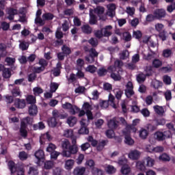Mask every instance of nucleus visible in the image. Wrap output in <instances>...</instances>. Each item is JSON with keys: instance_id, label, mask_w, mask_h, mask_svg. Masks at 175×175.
I'll return each mask as SVG.
<instances>
[{"instance_id": "dca6fc26", "label": "nucleus", "mask_w": 175, "mask_h": 175, "mask_svg": "<svg viewBox=\"0 0 175 175\" xmlns=\"http://www.w3.org/2000/svg\"><path fill=\"white\" fill-rule=\"evenodd\" d=\"M81 29L85 35H91V33H92V27L88 24L82 25Z\"/></svg>"}, {"instance_id": "1a4fd4ad", "label": "nucleus", "mask_w": 175, "mask_h": 175, "mask_svg": "<svg viewBox=\"0 0 175 175\" xmlns=\"http://www.w3.org/2000/svg\"><path fill=\"white\" fill-rule=\"evenodd\" d=\"M7 14H8L7 18L10 20V21H12V20H14V16L18 14V11L16 8H9L7 9Z\"/></svg>"}, {"instance_id": "37998d69", "label": "nucleus", "mask_w": 175, "mask_h": 175, "mask_svg": "<svg viewBox=\"0 0 175 175\" xmlns=\"http://www.w3.org/2000/svg\"><path fill=\"white\" fill-rule=\"evenodd\" d=\"M172 54H173L172 49H167L163 51V57H164V58L172 57Z\"/></svg>"}, {"instance_id": "6e6d98bb", "label": "nucleus", "mask_w": 175, "mask_h": 175, "mask_svg": "<svg viewBox=\"0 0 175 175\" xmlns=\"http://www.w3.org/2000/svg\"><path fill=\"white\" fill-rule=\"evenodd\" d=\"M28 47H29V45L25 42H22L19 44V48L21 49V50H22V51H25L26 50H28Z\"/></svg>"}, {"instance_id": "a19ab883", "label": "nucleus", "mask_w": 175, "mask_h": 175, "mask_svg": "<svg viewBox=\"0 0 175 175\" xmlns=\"http://www.w3.org/2000/svg\"><path fill=\"white\" fill-rule=\"evenodd\" d=\"M58 87H59V84L55 82H51L50 84V91L51 92L53 93L58 90Z\"/></svg>"}, {"instance_id": "aec40b11", "label": "nucleus", "mask_w": 175, "mask_h": 175, "mask_svg": "<svg viewBox=\"0 0 175 175\" xmlns=\"http://www.w3.org/2000/svg\"><path fill=\"white\" fill-rule=\"evenodd\" d=\"M34 156L38 159V162H40L42 159H44V151L42 149H39L34 153Z\"/></svg>"}, {"instance_id": "39448f33", "label": "nucleus", "mask_w": 175, "mask_h": 175, "mask_svg": "<svg viewBox=\"0 0 175 175\" xmlns=\"http://www.w3.org/2000/svg\"><path fill=\"white\" fill-rule=\"evenodd\" d=\"M85 76V75H84V73L81 70H78L76 75L75 73H71L70 75V77L68 79V81H70V83H75V81H76L77 79H84ZM76 77H77V79L76 78Z\"/></svg>"}, {"instance_id": "774afa93", "label": "nucleus", "mask_w": 175, "mask_h": 175, "mask_svg": "<svg viewBox=\"0 0 175 175\" xmlns=\"http://www.w3.org/2000/svg\"><path fill=\"white\" fill-rule=\"evenodd\" d=\"M64 135L65 136V137H73V130L70 129L65 131Z\"/></svg>"}, {"instance_id": "473e14b6", "label": "nucleus", "mask_w": 175, "mask_h": 175, "mask_svg": "<svg viewBox=\"0 0 175 175\" xmlns=\"http://www.w3.org/2000/svg\"><path fill=\"white\" fill-rule=\"evenodd\" d=\"M85 165L90 169L91 172L92 170L95 169V161L93 159H89L87 160L85 162Z\"/></svg>"}, {"instance_id": "a878e982", "label": "nucleus", "mask_w": 175, "mask_h": 175, "mask_svg": "<svg viewBox=\"0 0 175 175\" xmlns=\"http://www.w3.org/2000/svg\"><path fill=\"white\" fill-rule=\"evenodd\" d=\"M118 163L120 166H126L128 165V159L125 158V156L123 155L121 157H119Z\"/></svg>"}, {"instance_id": "09e8293b", "label": "nucleus", "mask_w": 175, "mask_h": 175, "mask_svg": "<svg viewBox=\"0 0 175 175\" xmlns=\"http://www.w3.org/2000/svg\"><path fill=\"white\" fill-rule=\"evenodd\" d=\"M142 36H143V33L140 30L134 31L133 32V37L135 38V39H138V40L142 39Z\"/></svg>"}, {"instance_id": "6e6552de", "label": "nucleus", "mask_w": 175, "mask_h": 175, "mask_svg": "<svg viewBox=\"0 0 175 175\" xmlns=\"http://www.w3.org/2000/svg\"><path fill=\"white\" fill-rule=\"evenodd\" d=\"M153 14H154L156 20H162L166 17V10L163 8H158L153 12Z\"/></svg>"}, {"instance_id": "4c0bfd02", "label": "nucleus", "mask_w": 175, "mask_h": 175, "mask_svg": "<svg viewBox=\"0 0 175 175\" xmlns=\"http://www.w3.org/2000/svg\"><path fill=\"white\" fill-rule=\"evenodd\" d=\"M79 135H88L90 133V130L87 126H81L80 129L78 131Z\"/></svg>"}, {"instance_id": "393cba45", "label": "nucleus", "mask_w": 175, "mask_h": 175, "mask_svg": "<svg viewBox=\"0 0 175 175\" xmlns=\"http://www.w3.org/2000/svg\"><path fill=\"white\" fill-rule=\"evenodd\" d=\"M72 144H70V142L68 139H64L62 142V148L63 151H68L69 150V148L70 147Z\"/></svg>"}, {"instance_id": "a18cd8bd", "label": "nucleus", "mask_w": 175, "mask_h": 175, "mask_svg": "<svg viewBox=\"0 0 175 175\" xmlns=\"http://www.w3.org/2000/svg\"><path fill=\"white\" fill-rule=\"evenodd\" d=\"M152 66L156 68H161L162 66V61L159 59H154L152 61Z\"/></svg>"}, {"instance_id": "ddd939ff", "label": "nucleus", "mask_w": 175, "mask_h": 175, "mask_svg": "<svg viewBox=\"0 0 175 175\" xmlns=\"http://www.w3.org/2000/svg\"><path fill=\"white\" fill-rule=\"evenodd\" d=\"M140 122V120L139 119H135L133 120L132 124H126V131H133V132H136L137 129H136V125H137Z\"/></svg>"}, {"instance_id": "412c9836", "label": "nucleus", "mask_w": 175, "mask_h": 175, "mask_svg": "<svg viewBox=\"0 0 175 175\" xmlns=\"http://www.w3.org/2000/svg\"><path fill=\"white\" fill-rule=\"evenodd\" d=\"M152 69V66H146L145 67L144 72H146L145 75L146 77H150L154 75V70Z\"/></svg>"}, {"instance_id": "b1692460", "label": "nucleus", "mask_w": 175, "mask_h": 175, "mask_svg": "<svg viewBox=\"0 0 175 175\" xmlns=\"http://www.w3.org/2000/svg\"><path fill=\"white\" fill-rule=\"evenodd\" d=\"M48 125L51 128H55L57 125H58V122H57V119L54 117H52L48 120Z\"/></svg>"}, {"instance_id": "49530a36", "label": "nucleus", "mask_w": 175, "mask_h": 175, "mask_svg": "<svg viewBox=\"0 0 175 175\" xmlns=\"http://www.w3.org/2000/svg\"><path fill=\"white\" fill-rule=\"evenodd\" d=\"M28 174L30 175H38L39 174V170L35 167H30L29 169Z\"/></svg>"}, {"instance_id": "bb28decb", "label": "nucleus", "mask_w": 175, "mask_h": 175, "mask_svg": "<svg viewBox=\"0 0 175 175\" xmlns=\"http://www.w3.org/2000/svg\"><path fill=\"white\" fill-rule=\"evenodd\" d=\"M62 53L66 55V57H68V55H70L72 54V50L66 46V44H64L62 47Z\"/></svg>"}, {"instance_id": "2f4dec72", "label": "nucleus", "mask_w": 175, "mask_h": 175, "mask_svg": "<svg viewBox=\"0 0 175 175\" xmlns=\"http://www.w3.org/2000/svg\"><path fill=\"white\" fill-rule=\"evenodd\" d=\"M151 87L154 88V90H158L159 88L162 87V82L154 79L151 82Z\"/></svg>"}, {"instance_id": "6ab92c4d", "label": "nucleus", "mask_w": 175, "mask_h": 175, "mask_svg": "<svg viewBox=\"0 0 175 175\" xmlns=\"http://www.w3.org/2000/svg\"><path fill=\"white\" fill-rule=\"evenodd\" d=\"M75 166V160L68 159L65 161L64 167L66 170H72Z\"/></svg>"}, {"instance_id": "4be33fe9", "label": "nucleus", "mask_w": 175, "mask_h": 175, "mask_svg": "<svg viewBox=\"0 0 175 175\" xmlns=\"http://www.w3.org/2000/svg\"><path fill=\"white\" fill-rule=\"evenodd\" d=\"M108 126L111 128V129H117V128H118V121L116 119L110 120L108 122Z\"/></svg>"}, {"instance_id": "f03ea898", "label": "nucleus", "mask_w": 175, "mask_h": 175, "mask_svg": "<svg viewBox=\"0 0 175 175\" xmlns=\"http://www.w3.org/2000/svg\"><path fill=\"white\" fill-rule=\"evenodd\" d=\"M170 131H165L163 132L157 131L154 134V137L157 142H163L166 139H170Z\"/></svg>"}, {"instance_id": "f3484780", "label": "nucleus", "mask_w": 175, "mask_h": 175, "mask_svg": "<svg viewBox=\"0 0 175 175\" xmlns=\"http://www.w3.org/2000/svg\"><path fill=\"white\" fill-rule=\"evenodd\" d=\"M51 140V135L49 133H46L45 134H43L40 137V144H44L46 142H50Z\"/></svg>"}, {"instance_id": "f8f14e48", "label": "nucleus", "mask_w": 175, "mask_h": 175, "mask_svg": "<svg viewBox=\"0 0 175 175\" xmlns=\"http://www.w3.org/2000/svg\"><path fill=\"white\" fill-rule=\"evenodd\" d=\"M14 106L16 109H25L27 106V102L25 99L16 98L14 100Z\"/></svg>"}, {"instance_id": "f704fd0d", "label": "nucleus", "mask_w": 175, "mask_h": 175, "mask_svg": "<svg viewBox=\"0 0 175 175\" xmlns=\"http://www.w3.org/2000/svg\"><path fill=\"white\" fill-rule=\"evenodd\" d=\"M147 77V75L146 74L141 72L137 76V81L138 83H144L146 81V78Z\"/></svg>"}, {"instance_id": "13d9d810", "label": "nucleus", "mask_w": 175, "mask_h": 175, "mask_svg": "<svg viewBox=\"0 0 175 175\" xmlns=\"http://www.w3.org/2000/svg\"><path fill=\"white\" fill-rule=\"evenodd\" d=\"M69 110H70V114H72V116H75L76 113H77V111H80V108H79L76 105H74V106L72 105V107L70 108Z\"/></svg>"}, {"instance_id": "c9c22d12", "label": "nucleus", "mask_w": 175, "mask_h": 175, "mask_svg": "<svg viewBox=\"0 0 175 175\" xmlns=\"http://www.w3.org/2000/svg\"><path fill=\"white\" fill-rule=\"evenodd\" d=\"M159 159L160 161H163V162H170V156H169L166 153H163V154H161L159 156Z\"/></svg>"}, {"instance_id": "7c9ffc66", "label": "nucleus", "mask_w": 175, "mask_h": 175, "mask_svg": "<svg viewBox=\"0 0 175 175\" xmlns=\"http://www.w3.org/2000/svg\"><path fill=\"white\" fill-rule=\"evenodd\" d=\"M3 77L4 79H10L12 77V70L10 68H5L3 70Z\"/></svg>"}, {"instance_id": "cd10ccee", "label": "nucleus", "mask_w": 175, "mask_h": 175, "mask_svg": "<svg viewBox=\"0 0 175 175\" xmlns=\"http://www.w3.org/2000/svg\"><path fill=\"white\" fill-rule=\"evenodd\" d=\"M26 101L29 105H35L36 103V97L33 95H28L26 98Z\"/></svg>"}, {"instance_id": "2eb2a0df", "label": "nucleus", "mask_w": 175, "mask_h": 175, "mask_svg": "<svg viewBox=\"0 0 175 175\" xmlns=\"http://www.w3.org/2000/svg\"><path fill=\"white\" fill-rule=\"evenodd\" d=\"M113 29V26L107 25L103 30V35L105 38H109L113 35L111 30Z\"/></svg>"}, {"instance_id": "9d476101", "label": "nucleus", "mask_w": 175, "mask_h": 175, "mask_svg": "<svg viewBox=\"0 0 175 175\" xmlns=\"http://www.w3.org/2000/svg\"><path fill=\"white\" fill-rule=\"evenodd\" d=\"M27 126L28 125H27V123L24 120L21 122L20 133L22 137H27L28 136V131H27Z\"/></svg>"}, {"instance_id": "5fc2aeb1", "label": "nucleus", "mask_w": 175, "mask_h": 175, "mask_svg": "<svg viewBox=\"0 0 175 175\" xmlns=\"http://www.w3.org/2000/svg\"><path fill=\"white\" fill-rule=\"evenodd\" d=\"M146 166H148V167H152V166H154V163L155 162V161L154 160V159H152L150 157H148L146 158Z\"/></svg>"}, {"instance_id": "c03bdc74", "label": "nucleus", "mask_w": 175, "mask_h": 175, "mask_svg": "<svg viewBox=\"0 0 175 175\" xmlns=\"http://www.w3.org/2000/svg\"><path fill=\"white\" fill-rule=\"evenodd\" d=\"M88 43H90V44H91L92 47H96L98 46V44H99V42L98 41V39H96L95 38H91L88 40Z\"/></svg>"}, {"instance_id": "603ef678", "label": "nucleus", "mask_w": 175, "mask_h": 175, "mask_svg": "<svg viewBox=\"0 0 175 175\" xmlns=\"http://www.w3.org/2000/svg\"><path fill=\"white\" fill-rule=\"evenodd\" d=\"M5 62H6L9 66H11L12 65H14V62H16V59L7 57L5 59Z\"/></svg>"}, {"instance_id": "c85d7f7f", "label": "nucleus", "mask_w": 175, "mask_h": 175, "mask_svg": "<svg viewBox=\"0 0 175 175\" xmlns=\"http://www.w3.org/2000/svg\"><path fill=\"white\" fill-rule=\"evenodd\" d=\"M15 165L16 164L13 161H10L8 163V168L10 169L12 174H13V173H16V170H17Z\"/></svg>"}, {"instance_id": "ea45409f", "label": "nucleus", "mask_w": 175, "mask_h": 175, "mask_svg": "<svg viewBox=\"0 0 175 175\" xmlns=\"http://www.w3.org/2000/svg\"><path fill=\"white\" fill-rule=\"evenodd\" d=\"M147 136H148V131L146 129H142L139 131V137L141 139H147Z\"/></svg>"}, {"instance_id": "72a5a7b5", "label": "nucleus", "mask_w": 175, "mask_h": 175, "mask_svg": "<svg viewBox=\"0 0 175 175\" xmlns=\"http://www.w3.org/2000/svg\"><path fill=\"white\" fill-rule=\"evenodd\" d=\"M76 122H77V118H76V117L71 116L67 119V124H68L70 126H75Z\"/></svg>"}, {"instance_id": "79ce46f5", "label": "nucleus", "mask_w": 175, "mask_h": 175, "mask_svg": "<svg viewBox=\"0 0 175 175\" xmlns=\"http://www.w3.org/2000/svg\"><path fill=\"white\" fill-rule=\"evenodd\" d=\"M12 96L14 98H17V96H21V92L20 91V88H15L12 90Z\"/></svg>"}, {"instance_id": "e2e57ef3", "label": "nucleus", "mask_w": 175, "mask_h": 175, "mask_svg": "<svg viewBox=\"0 0 175 175\" xmlns=\"http://www.w3.org/2000/svg\"><path fill=\"white\" fill-rule=\"evenodd\" d=\"M33 92L34 95H40V94H43V89H42V88L36 87L33 88Z\"/></svg>"}, {"instance_id": "a211bd4d", "label": "nucleus", "mask_w": 175, "mask_h": 175, "mask_svg": "<svg viewBox=\"0 0 175 175\" xmlns=\"http://www.w3.org/2000/svg\"><path fill=\"white\" fill-rule=\"evenodd\" d=\"M29 114L31 117H35L38 114V106L36 105H31L29 107Z\"/></svg>"}, {"instance_id": "0e129e2a", "label": "nucleus", "mask_w": 175, "mask_h": 175, "mask_svg": "<svg viewBox=\"0 0 175 175\" xmlns=\"http://www.w3.org/2000/svg\"><path fill=\"white\" fill-rule=\"evenodd\" d=\"M86 72H89L90 73H95L96 72V67L95 66L89 65L86 69Z\"/></svg>"}, {"instance_id": "f257e3e1", "label": "nucleus", "mask_w": 175, "mask_h": 175, "mask_svg": "<svg viewBox=\"0 0 175 175\" xmlns=\"http://www.w3.org/2000/svg\"><path fill=\"white\" fill-rule=\"evenodd\" d=\"M124 66V62L120 59H117L114 62L113 65L109 66L107 69L109 73H110V77L114 81H120L121 80V74L120 72H122V67Z\"/></svg>"}, {"instance_id": "3c124183", "label": "nucleus", "mask_w": 175, "mask_h": 175, "mask_svg": "<svg viewBox=\"0 0 175 175\" xmlns=\"http://www.w3.org/2000/svg\"><path fill=\"white\" fill-rule=\"evenodd\" d=\"M19 159H21V161H27V159H28V154L25 152V151L20 152Z\"/></svg>"}, {"instance_id": "e433bc0d", "label": "nucleus", "mask_w": 175, "mask_h": 175, "mask_svg": "<svg viewBox=\"0 0 175 175\" xmlns=\"http://www.w3.org/2000/svg\"><path fill=\"white\" fill-rule=\"evenodd\" d=\"M137 169L141 172H146V165H144V161H138L136 165Z\"/></svg>"}, {"instance_id": "4d7b16f0", "label": "nucleus", "mask_w": 175, "mask_h": 175, "mask_svg": "<svg viewBox=\"0 0 175 175\" xmlns=\"http://www.w3.org/2000/svg\"><path fill=\"white\" fill-rule=\"evenodd\" d=\"M91 172L93 175H103V171L98 167H95Z\"/></svg>"}, {"instance_id": "864d4df0", "label": "nucleus", "mask_w": 175, "mask_h": 175, "mask_svg": "<svg viewBox=\"0 0 175 175\" xmlns=\"http://www.w3.org/2000/svg\"><path fill=\"white\" fill-rule=\"evenodd\" d=\"M105 135L108 139H113L114 137V130L113 129L107 130Z\"/></svg>"}, {"instance_id": "052dcab7", "label": "nucleus", "mask_w": 175, "mask_h": 175, "mask_svg": "<svg viewBox=\"0 0 175 175\" xmlns=\"http://www.w3.org/2000/svg\"><path fill=\"white\" fill-rule=\"evenodd\" d=\"M107 173L108 174H113V173L116 172V168L113 165H108L105 169Z\"/></svg>"}, {"instance_id": "5701e85b", "label": "nucleus", "mask_w": 175, "mask_h": 175, "mask_svg": "<svg viewBox=\"0 0 175 175\" xmlns=\"http://www.w3.org/2000/svg\"><path fill=\"white\" fill-rule=\"evenodd\" d=\"M89 24H90V25H96V24H98V17L92 13L90 14Z\"/></svg>"}, {"instance_id": "7ed1b4c3", "label": "nucleus", "mask_w": 175, "mask_h": 175, "mask_svg": "<svg viewBox=\"0 0 175 175\" xmlns=\"http://www.w3.org/2000/svg\"><path fill=\"white\" fill-rule=\"evenodd\" d=\"M78 152H79V147H77V145H70L68 150L62 151V155L66 158H70L72 155H75V154H77Z\"/></svg>"}, {"instance_id": "9b49d317", "label": "nucleus", "mask_w": 175, "mask_h": 175, "mask_svg": "<svg viewBox=\"0 0 175 175\" xmlns=\"http://www.w3.org/2000/svg\"><path fill=\"white\" fill-rule=\"evenodd\" d=\"M87 169L85 167L83 166H77L72 171V174L74 175H88L85 174Z\"/></svg>"}, {"instance_id": "bf43d9fd", "label": "nucleus", "mask_w": 175, "mask_h": 175, "mask_svg": "<svg viewBox=\"0 0 175 175\" xmlns=\"http://www.w3.org/2000/svg\"><path fill=\"white\" fill-rule=\"evenodd\" d=\"M159 38H160V39H161V40L163 42H165V40H166V39H167V36L166 31H165V30L160 31L159 33Z\"/></svg>"}, {"instance_id": "58836bf2", "label": "nucleus", "mask_w": 175, "mask_h": 175, "mask_svg": "<svg viewBox=\"0 0 175 175\" xmlns=\"http://www.w3.org/2000/svg\"><path fill=\"white\" fill-rule=\"evenodd\" d=\"M122 174H129L131 173V167L129 165L122 166L121 168Z\"/></svg>"}, {"instance_id": "4468645a", "label": "nucleus", "mask_w": 175, "mask_h": 175, "mask_svg": "<svg viewBox=\"0 0 175 175\" xmlns=\"http://www.w3.org/2000/svg\"><path fill=\"white\" fill-rule=\"evenodd\" d=\"M140 152L137 150H131L129 153V158L133 161H137L140 158Z\"/></svg>"}, {"instance_id": "de8ad7c7", "label": "nucleus", "mask_w": 175, "mask_h": 175, "mask_svg": "<svg viewBox=\"0 0 175 175\" xmlns=\"http://www.w3.org/2000/svg\"><path fill=\"white\" fill-rule=\"evenodd\" d=\"M94 12L98 14V17H100V15L105 13V8L98 6L94 10Z\"/></svg>"}, {"instance_id": "20e7f679", "label": "nucleus", "mask_w": 175, "mask_h": 175, "mask_svg": "<svg viewBox=\"0 0 175 175\" xmlns=\"http://www.w3.org/2000/svg\"><path fill=\"white\" fill-rule=\"evenodd\" d=\"M89 53V55L85 57V59L88 64H92L95 62V58L98 57L99 53L94 48H91Z\"/></svg>"}, {"instance_id": "c756f323", "label": "nucleus", "mask_w": 175, "mask_h": 175, "mask_svg": "<svg viewBox=\"0 0 175 175\" xmlns=\"http://www.w3.org/2000/svg\"><path fill=\"white\" fill-rule=\"evenodd\" d=\"M107 72H109V70L105 68H100L98 70L97 74L99 77H105L107 75Z\"/></svg>"}, {"instance_id": "338daca9", "label": "nucleus", "mask_w": 175, "mask_h": 175, "mask_svg": "<svg viewBox=\"0 0 175 175\" xmlns=\"http://www.w3.org/2000/svg\"><path fill=\"white\" fill-rule=\"evenodd\" d=\"M1 25L3 31H8L10 28V25L8 22H1Z\"/></svg>"}, {"instance_id": "680f3d73", "label": "nucleus", "mask_w": 175, "mask_h": 175, "mask_svg": "<svg viewBox=\"0 0 175 175\" xmlns=\"http://www.w3.org/2000/svg\"><path fill=\"white\" fill-rule=\"evenodd\" d=\"M94 36L97 38V39H102L103 38V29L100 30H97L94 32Z\"/></svg>"}, {"instance_id": "0eeeda50", "label": "nucleus", "mask_w": 175, "mask_h": 175, "mask_svg": "<svg viewBox=\"0 0 175 175\" xmlns=\"http://www.w3.org/2000/svg\"><path fill=\"white\" fill-rule=\"evenodd\" d=\"M123 135L124 136V143L128 146H133L135 141L131 137V131L126 129L123 131Z\"/></svg>"}, {"instance_id": "423d86ee", "label": "nucleus", "mask_w": 175, "mask_h": 175, "mask_svg": "<svg viewBox=\"0 0 175 175\" xmlns=\"http://www.w3.org/2000/svg\"><path fill=\"white\" fill-rule=\"evenodd\" d=\"M125 95L126 98H132L133 95H135V92L133 91V83L131 81H129L126 85V89L124 90Z\"/></svg>"}, {"instance_id": "8fccbe9b", "label": "nucleus", "mask_w": 175, "mask_h": 175, "mask_svg": "<svg viewBox=\"0 0 175 175\" xmlns=\"http://www.w3.org/2000/svg\"><path fill=\"white\" fill-rule=\"evenodd\" d=\"M88 142L91 143L92 147H96L98 146V142L96 139H94V137L91 135L88 137Z\"/></svg>"}, {"instance_id": "69168bd1", "label": "nucleus", "mask_w": 175, "mask_h": 175, "mask_svg": "<svg viewBox=\"0 0 175 175\" xmlns=\"http://www.w3.org/2000/svg\"><path fill=\"white\" fill-rule=\"evenodd\" d=\"M164 96L167 101L172 100V91L167 90L164 92Z\"/></svg>"}]
</instances>
